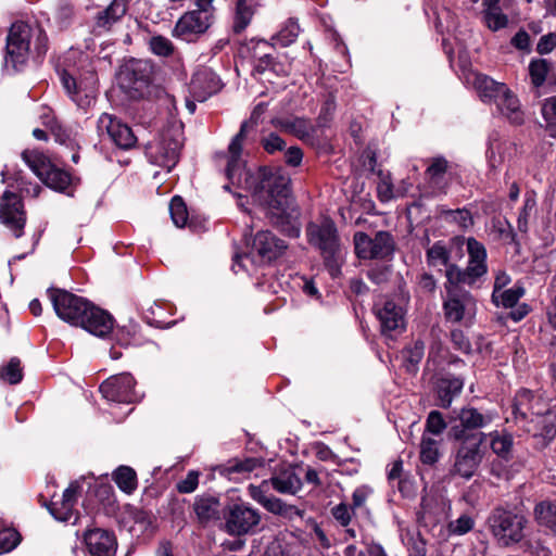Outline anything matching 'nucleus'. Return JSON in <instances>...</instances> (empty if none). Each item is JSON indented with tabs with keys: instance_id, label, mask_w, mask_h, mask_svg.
Masks as SVG:
<instances>
[{
	"instance_id": "19",
	"label": "nucleus",
	"mask_w": 556,
	"mask_h": 556,
	"mask_svg": "<svg viewBox=\"0 0 556 556\" xmlns=\"http://www.w3.org/2000/svg\"><path fill=\"white\" fill-rule=\"evenodd\" d=\"M0 219L16 238L23 235L26 216L22 200L16 193L4 191L0 202Z\"/></svg>"
},
{
	"instance_id": "28",
	"label": "nucleus",
	"mask_w": 556,
	"mask_h": 556,
	"mask_svg": "<svg viewBox=\"0 0 556 556\" xmlns=\"http://www.w3.org/2000/svg\"><path fill=\"white\" fill-rule=\"evenodd\" d=\"M253 248L264 261L270 262L286 251L287 244L270 231L265 230L256 233Z\"/></svg>"
},
{
	"instance_id": "43",
	"label": "nucleus",
	"mask_w": 556,
	"mask_h": 556,
	"mask_svg": "<svg viewBox=\"0 0 556 556\" xmlns=\"http://www.w3.org/2000/svg\"><path fill=\"white\" fill-rule=\"evenodd\" d=\"M394 249L392 237L387 231H378L372 238V258H386Z\"/></svg>"
},
{
	"instance_id": "17",
	"label": "nucleus",
	"mask_w": 556,
	"mask_h": 556,
	"mask_svg": "<svg viewBox=\"0 0 556 556\" xmlns=\"http://www.w3.org/2000/svg\"><path fill=\"white\" fill-rule=\"evenodd\" d=\"M92 477L83 476L71 482V484L64 490L61 500L51 502L48 506L51 515L59 521L71 522L73 519V523H75L77 521V516L75 515L74 508L78 496L83 491L84 484H87L88 488L92 485Z\"/></svg>"
},
{
	"instance_id": "52",
	"label": "nucleus",
	"mask_w": 556,
	"mask_h": 556,
	"mask_svg": "<svg viewBox=\"0 0 556 556\" xmlns=\"http://www.w3.org/2000/svg\"><path fill=\"white\" fill-rule=\"evenodd\" d=\"M548 70V62L544 59L535 60L530 63L529 72L534 86L540 87L544 84Z\"/></svg>"
},
{
	"instance_id": "27",
	"label": "nucleus",
	"mask_w": 556,
	"mask_h": 556,
	"mask_svg": "<svg viewBox=\"0 0 556 556\" xmlns=\"http://www.w3.org/2000/svg\"><path fill=\"white\" fill-rule=\"evenodd\" d=\"M274 49V45L267 40L260 39L256 41L253 56L255 59L254 68L258 73L273 72L278 76L287 75L286 66L276 61L269 50Z\"/></svg>"
},
{
	"instance_id": "41",
	"label": "nucleus",
	"mask_w": 556,
	"mask_h": 556,
	"mask_svg": "<svg viewBox=\"0 0 556 556\" xmlns=\"http://www.w3.org/2000/svg\"><path fill=\"white\" fill-rule=\"evenodd\" d=\"M300 34V26L298 20L290 17L288 18L277 34L271 37V43L280 47H288L295 42Z\"/></svg>"
},
{
	"instance_id": "33",
	"label": "nucleus",
	"mask_w": 556,
	"mask_h": 556,
	"mask_svg": "<svg viewBox=\"0 0 556 556\" xmlns=\"http://www.w3.org/2000/svg\"><path fill=\"white\" fill-rule=\"evenodd\" d=\"M269 491V482L263 481L261 485H250L249 486V494L250 496L260 503L265 509L273 514H283L286 511V505L285 503L270 495L267 494Z\"/></svg>"
},
{
	"instance_id": "45",
	"label": "nucleus",
	"mask_w": 556,
	"mask_h": 556,
	"mask_svg": "<svg viewBox=\"0 0 556 556\" xmlns=\"http://www.w3.org/2000/svg\"><path fill=\"white\" fill-rule=\"evenodd\" d=\"M401 540L407 547L409 556H427L426 543L419 533L402 529Z\"/></svg>"
},
{
	"instance_id": "47",
	"label": "nucleus",
	"mask_w": 556,
	"mask_h": 556,
	"mask_svg": "<svg viewBox=\"0 0 556 556\" xmlns=\"http://www.w3.org/2000/svg\"><path fill=\"white\" fill-rule=\"evenodd\" d=\"M22 379L23 369L17 357H12L5 366L0 368V380L10 384H17Z\"/></svg>"
},
{
	"instance_id": "7",
	"label": "nucleus",
	"mask_w": 556,
	"mask_h": 556,
	"mask_svg": "<svg viewBox=\"0 0 556 556\" xmlns=\"http://www.w3.org/2000/svg\"><path fill=\"white\" fill-rule=\"evenodd\" d=\"M525 516L502 507L494 508L486 519V528L501 547L520 543L525 538Z\"/></svg>"
},
{
	"instance_id": "14",
	"label": "nucleus",
	"mask_w": 556,
	"mask_h": 556,
	"mask_svg": "<svg viewBox=\"0 0 556 556\" xmlns=\"http://www.w3.org/2000/svg\"><path fill=\"white\" fill-rule=\"evenodd\" d=\"M225 531L230 535H247L255 531L261 522V513L245 502L227 505L223 511Z\"/></svg>"
},
{
	"instance_id": "30",
	"label": "nucleus",
	"mask_w": 556,
	"mask_h": 556,
	"mask_svg": "<svg viewBox=\"0 0 556 556\" xmlns=\"http://www.w3.org/2000/svg\"><path fill=\"white\" fill-rule=\"evenodd\" d=\"M478 442L480 445L489 439L490 447L498 458L508 462L511 458L514 438L510 433L505 431H492L489 433L480 432Z\"/></svg>"
},
{
	"instance_id": "63",
	"label": "nucleus",
	"mask_w": 556,
	"mask_h": 556,
	"mask_svg": "<svg viewBox=\"0 0 556 556\" xmlns=\"http://www.w3.org/2000/svg\"><path fill=\"white\" fill-rule=\"evenodd\" d=\"M352 507L350 508L346 504L341 503L334 506L331 510L333 518L343 527H346L352 518Z\"/></svg>"
},
{
	"instance_id": "56",
	"label": "nucleus",
	"mask_w": 556,
	"mask_h": 556,
	"mask_svg": "<svg viewBox=\"0 0 556 556\" xmlns=\"http://www.w3.org/2000/svg\"><path fill=\"white\" fill-rule=\"evenodd\" d=\"M20 534L12 529L0 531V554L8 553L15 548L20 543Z\"/></svg>"
},
{
	"instance_id": "61",
	"label": "nucleus",
	"mask_w": 556,
	"mask_h": 556,
	"mask_svg": "<svg viewBox=\"0 0 556 556\" xmlns=\"http://www.w3.org/2000/svg\"><path fill=\"white\" fill-rule=\"evenodd\" d=\"M199 484V472L198 471H189L185 479L180 480L177 483V490L179 493L188 494L192 493Z\"/></svg>"
},
{
	"instance_id": "35",
	"label": "nucleus",
	"mask_w": 556,
	"mask_h": 556,
	"mask_svg": "<svg viewBox=\"0 0 556 556\" xmlns=\"http://www.w3.org/2000/svg\"><path fill=\"white\" fill-rule=\"evenodd\" d=\"M274 125L281 130L292 134L301 140H308L313 132L314 126L313 124L305 118L300 117H288V118H277L274 122Z\"/></svg>"
},
{
	"instance_id": "21",
	"label": "nucleus",
	"mask_w": 556,
	"mask_h": 556,
	"mask_svg": "<svg viewBox=\"0 0 556 556\" xmlns=\"http://www.w3.org/2000/svg\"><path fill=\"white\" fill-rule=\"evenodd\" d=\"M483 459V451L479 442L464 443L455 455L453 473L466 480L473 477Z\"/></svg>"
},
{
	"instance_id": "3",
	"label": "nucleus",
	"mask_w": 556,
	"mask_h": 556,
	"mask_svg": "<svg viewBox=\"0 0 556 556\" xmlns=\"http://www.w3.org/2000/svg\"><path fill=\"white\" fill-rule=\"evenodd\" d=\"M48 292L60 319L79 326L99 338H105L112 332L114 319L106 311L66 290L51 289Z\"/></svg>"
},
{
	"instance_id": "36",
	"label": "nucleus",
	"mask_w": 556,
	"mask_h": 556,
	"mask_svg": "<svg viewBox=\"0 0 556 556\" xmlns=\"http://www.w3.org/2000/svg\"><path fill=\"white\" fill-rule=\"evenodd\" d=\"M260 7V0H238L233 17L232 29L236 34L242 33L251 23L253 15Z\"/></svg>"
},
{
	"instance_id": "64",
	"label": "nucleus",
	"mask_w": 556,
	"mask_h": 556,
	"mask_svg": "<svg viewBox=\"0 0 556 556\" xmlns=\"http://www.w3.org/2000/svg\"><path fill=\"white\" fill-rule=\"evenodd\" d=\"M556 47V34L548 33L540 38L536 45V51L540 54H547L554 50Z\"/></svg>"
},
{
	"instance_id": "25",
	"label": "nucleus",
	"mask_w": 556,
	"mask_h": 556,
	"mask_svg": "<svg viewBox=\"0 0 556 556\" xmlns=\"http://www.w3.org/2000/svg\"><path fill=\"white\" fill-rule=\"evenodd\" d=\"M426 179L432 195L445 193L451 182L448 162L444 157H434L427 167Z\"/></svg>"
},
{
	"instance_id": "32",
	"label": "nucleus",
	"mask_w": 556,
	"mask_h": 556,
	"mask_svg": "<svg viewBox=\"0 0 556 556\" xmlns=\"http://www.w3.org/2000/svg\"><path fill=\"white\" fill-rule=\"evenodd\" d=\"M464 381L460 378L445 376L440 378L435 384L438 405L447 408L451 406L454 397L460 394Z\"/></svg>"
},
{
	"instance_id": "57",
	"label": "nucleus",
	"mask_w": 556,
	"mask_h": 556,
	"mask_svg": "<svg viewBox=\"0 0 556 556\" xmlns=\"http://www.w3.org/2000/svg\"><path fill=\"white\" fill-rule=\"evenodd\" d=\"M137 326H124L116 331V340L122 345H139L141 341L136 337Z\"/></svg>"
},
{
	"instance_id": "46",
	"label": "nucleus",
	"mask_w": 556,
	"mask_h": 556,
	"mask_svg": "<svg viewBox=\"0 0 556 556\" xmlns=\"http://www.w3.org/2000/svg\"><path fill=\"white\" fill-rule=\"evenodd\" d=\"M522 295L523 289L520 287H513L501 291L493 290L492 302L496 306H504L508 308L513 307Z\"/></svg>"
},
{
	"instance_id": "48",
	"label": "nucleus",
	"mask_w": 556,
	"mask_h": 556,
	"mask_svg": "<svg viewBox=\"0 0 556 556\" xmlns=\"http://www.w3.org/2000/svg\"><path fill=\"white\" fill-rule=\"evenodd\" d=\"M542 115L546 123V131L551 137L556 138V96L544 100Z\"/></svg>"
},
{
	"instance_id": "54",
	"label": "nucleus",
	"mask_w": 556,
	"mask_h": 556,
	"mask_svg": "<svg viewBox=\"0 0 556 556\" xmlns=\"http://www.w3.org/2000/svg\"><path fill=\"white\" fill-rule=\"evenodd\" d=\"M445 219L456 223L460 228L467 229L472 225V217L468 210L458 208L444 212Z\"/></svg>"
},
{
	"instance_id": "34",
	"label": "nucleus",
	"mask_w": 556,
	"mask_h": 556,
	"mask_svg": "<svg viewBox=\"0 0 556 556\" xmlns=\"http://www.w3.org/2000/svg\"><path fill=\"white\" fill-rule=\"evenodd\" d=\"M193 510L201 523H207L219 518V500L212 495L198 496L193 504Z\"/></svg>"
},
{
	"instance_id": "12",
	"label": "nucleus",
	"mask_w": 556,
	"mask_h": 556,
	"mask_svg": "<svg viewBox=\"0 0 556 556\" xmlns=\"http://www.w3.org/2000/svg\"><path fill=\"white\" fill-rule=\"evenodd\" d=\"M494 419L495 414L491 410L482 412L472 406L454 409L448 417L450 434L455 440H465L470 431L483 429Z\"/></svg>"
},
{
	"instance_id": "1",
	"label": "nucleus",
	"mask_w": 556,
	"mask_h": 556,
	"mask_svg": "<svg viewBox=\"0 0 556 556\" xmlns=\"http://www.w3.org/2000/svg\"><path fill=\"white\" fill-rule=\"evenodd\" d=\"M249 125L242 123L227 152L226 177L232 186L248 191L253 201L267 210L270 222L282 233L298 238L301 233L300 211L290 195V178L267 167L252 169L242 159L243 142Z\"/></svg>"
},
{
	"instance_id": "10",
	"label": "nucleus",
	"mask_w": 556,
	"mask_h": 556,
	"mask_svg": "<svg viewBox=\"0 0 556 556\" xmlns=\"http://www.w3.org/2000/svg\"><path fill=\"white\" fill-rule=\"evenodd\" d=\"M181 144L180 130L169 128L147 146L146 154L152 164L161 166L169 173L178 162Z\"/></svg>"
},
{
	"instance_id": "31",
	"label": "nucleus",
	"mask_w": 556,
	"mask_h": 556,
	"mask_svg": "<svg viewBox=\"0 0 556 556\" xmlns=\"http://www.w3.org/2000/svg\"><path fill=\"white\" fill-rule=\"evenodd\" d=\"M522 427L534 437L552 440L556 435V414L546 405V410L541 416L531 418Z\"/></svg>"
},
{
	"instance_id": "15",
	"label": "nucleus",
	"mask_w": 556,
	"mask_h": 556,
	"mask_svg": "<svg viewBox=\"0 0 556 556\" xmlns=\"http://www.w3.org/2000/svg\"><path fill=\"white\" fill-rule=\"evenodd\" d=\"M23 159L33 173L49 188L65 191L71 185V175L54 166L42 152L25 151Z\"/></svg>"
},
{
	"instance_id": "59",
	"label": "nucleus",
	"mask_w": 556,
	"mask_h": 556,
	"mask_svg": "<svg viewBox=\"0 0 556 556\" xmlns=\"http://www.w3.org/2000/svg\"><path fill=\"white\" fill-rule=\"evenodd\" d=\"M425 354V343L421 340H416L409 348L405 350V358L415 368L422 359Z\"/></svg>"
},
{
	"instance_id": "50",
	"label": "nucleus",
	"mask_w": 556,
	"mask_h": 556,
	"mask_svg": "<svg viewBox=\"0 0 556 556\" xmlns=\"http://www.w3.org/2000/svg\"><path fill=\"white\" fill-rule=\"evenodd\" d=\"M169 213L176 227H184L188 220V211L185 202L178 195L174 197L169 203Z\"/></svg>"
},
{
	"instance_id": "22",
	"label": "nucleus",
	"mask_w": 556,
	"mask_h": 556,
	"mask_svg": "<svg viewBox=\"0 0 556 556\" xmlns=\"http://www.w3.org/2000/svg\"><path fill=\"white\" fill-rule=\"evenodd\" d=\"M546 403L541 396L533 394L530 390L522 389L516 396L513 404V414L516 422L522 425L531 418L541 416L546 410Z\"/></svg>"
},
{
	"instance_id": "55",
	"label": "nucleus",
	"mask_w": 556,
	"mask_h": 556,
	"mask_svg": "<svg viewBox=\"0 0 556 556\" xmlns=\"http://www.w3.org/2000/svg\"><path fill=\"white\" fill-rule=\"evenodd\" d=\"M446 427L447 424L439 410H431L429 413L426 420V429L428 432L439 435L446 429Z\"/></svg>"
},
{
	"instance_id": "58",
	"label": "nucleus",
	"mask_w": 556,
	"mask_h": 556,
	"mask_svg": "<svg viewBox=\"0 0 556 556\" xmlns=\"http://www.w3.org/2000/svg\"><path fill=\"white\" fill-rule=\"evenodd\" d=\"M475 526L473 519L468 515H462L456 520L451 521L450 532L456 535H463L469 532Z\"/></svg>"
},
{
	"instance_id": "38",
	"label": "nucleus",
	"mask_w": 556,
	"mask_h": 556,
	"mask_svg": "<svg viewBox=\"0 0 556 556\" xmlns=\"http://www.w3.org/2000/svg\"><path fill=\"white\" fill-rule=\"evenodd\" d=\"M426 257L427 264L430 267L438 268L439 270L445 268V273L447 271V267L455 266L450 263V251L442 241H438L431 245L427 250Z\"/></svg>"
},
{
	"instance_id": "60",
	"label": "nucleus",
	"mask_w": 556,
	"mask_h": 556,
	"mask_svg": "<svg viewBox=\"0 0 556 556\" xmlns=\"http://www.w3.org/2000/svg\"><path fill=\"white\" fill-rule=\"evenodd\" d=\"M504 462V459L497 458L489 464V473L497 482L509 479V470Z\"/></svg>"
},
{
	"instance_id": "4",
	"label": "nucleus",
	"mask_w": 556,
	"mask_h": 556,
	"mask_svg": "<svg viewBox=\"0 0 556 556\" xmlns=\"http://www.w3.org/2000/svg\"><path fill=\"white\" fill-rule=\"evenodd\" d=\"M467 79L472 83L482 102L493 103L496 110L513 124L519 125L523 122L520 102L505 84L480 73H471Z\"/></svg>"
},
{
	"instance_id": "20",
	"label": "nucleus",
	"mask_w": 556,
	"mask_h": 556,
	"mask_svg": "<svg viewBox=\"0 0 556 556\" xmlns=\"http://www.w3.org/2000/svg\"><path fill=\"white\" fill-rule=\"evenodd\" d=\"M97 128L100 135L106 134L123 150L135 147L137 142L131 128L111 114L103 113L98 119Z\"/></svg>"
},
{
	"instance_id": "44",
	"label": "nucleus",
	"mask_w": 556,
	"mask_h": 556,
	"mask_svg": "<svg viewBox=\"0 0 556 556\" xmlns=\"http://www.w3.org/2000/svg\"><path fill=\"white\" fill-rule=\"evenodd\" d=\"M504 9H506V5L483 9V22L492 31L500 30L507 26L508 17L503 13Z\"/></svg>"
},
{
	"instance_id": "29",
	"label": "nucleus",
	"mask_w": 556,
	"mask_h": 556,
	"mask_svg": "<svg viewBox=\"0 0 556 556\" xmlns=\"http://www.w3.org/2000/svg\"><path fill=\"white\" fill-rule=\"evenodd\" d=\"M277 492L282 494H295L302 488V480L294 468L283 466L276 470L267 481Z\"/></svg>"
},
{
	"instance_id": "6",
	"label": "nucleus",
	"mask_w": 556,
	"mask_h": 556,
	"mask_svg": "<svg viewBox=\"0 0 556 556\" xmlns=\"http://www.w3.org/2000/svg\"><path fill=\"white\" fill-rule=\"evenodd\" d=\"M214 0H195V9L184 13L175 23L172 36L187 43L197 42L214 23Z\"/></svg>"
},
{
	"instance_id": "26",
	"label": "nucleus",
	"mask_w": 556,
	"mask_h": 556,
	"mask_svg": "<svg viewBox=\"0 0 556 556\" xmlns=\"http://www.w3.org/2000/svg\"><path fill=\"white\" fill-rule=\"evenodd\" d=\"M128 0H112L103 10L99 11L93 20V31L103 34L118 23L128 11Z\"/></svg>"
},
{
	"instance_id": "40",
	"label": "nucleus",
	"mask_w": 556,
	"mask_h": 556,
	"mask_svg": "<svg viewBox=\"0 0 556 556\" xmlns=\"http://www.w3.org/2000/svg\"><path fill=\"white\" fill-rule=\"evenodd\" d=\"M149 51L159 58H174L177 53V48L173 41L159 34H153L147 40Z\"/></svg>"
},
{
	"instance_id": "37",
	"label": "nucleus",
	"mask_w": 556,
	"mask_h": 556,
	"mask_svg": "<svg viewBox=\"0 0 556 556\" xmlns=\"http://www.w3.org/2000/svg\"><path fill=\"white\" fill-rule=\"evenodd\" d=\"M260 7V0H238L233 17L232 29L236 34L242 33L251 23L253 15Z\"/></svg>"
},
{
	"instance_id": "23",
	"label": "nucleus",
	"mask_w": 556,
	"mask_h": 556,
	"mask_svg": "<svg viewBox=\"0 0 556 556\" xmlns=\"http://www.w3.org/2000/svg\"><path fill=\"white\" fill-rule=\"evenodd\" d=\"M84 541L90 556H115L117 540L113 532L96 528L85 532Z\"/></svg>"
},
{
	"instance_id": "49",
	"label": "nucleus",
	"mask_w": 556,
	"mask_h": 556,
	"mask_svg": "<svg viewBox=\"0 0 556 556\" xmlns=\"http://www.w3.org/2000/svg\"><path fill=\"white\" fill-rule=\"evenodd\" d=\"M420 458L424 464L432 465L439 459V443L435 439L422 437Z\"/></svg>"
},
{
	"instance_id": "9",
	"label": "nucleus",
	"mask_w": 556,
	"mask_h": 556,
	"mask_svg": "<svg viewBox=\"0 0 556 556\" xmlns=\"http://www.w3.org/2000/svg\"><path fill=\"white\" fill-rule=\"evenodd\" d=\"M468 264L465 269L458 266L447 267L446 280L451 283L472 286L488 273L486 250L475 238L467 239Z\"/></svg>"
},
{
	"instance_id": "2",
	"label": "nucleus",
	"mask_w": 556,
	"mask_h": 556,
	"mask_svg": "<svg viewBox=\"0 0 556 556\" xmlns=\"http://www.w3.org/2000/svg\"><path fill=\"white\" fill-rule=\"evenodd\" d=\"M48 49V36L40 25L13 23L5 39L2 73L11 76L24 72L30 63L39 62Z\"/></svg>"
},
{
	"instance_id": "13",
	"label": "nucleus",
	"mask_w": 556,
	"mask_h": 556,
	"mask_svg": "<svg viewBox=\"0 0 556 556\" xmlns=\"http://www.w3.org/2000/svg\"><path fill=\"white\" fill-rule=\"evenodd\" d=\"M459 285L447 280L445 282L446 296L443 301V311L446 320L451 323L469 321L477 312L475 298Z\"/></svg>"
},
{
	"instance_id": "5",
	"label": "nucleus",
	"mask_w": 556,
	"mask_h": 556,
	"mask_svg": "<svg viewBox=\"0 0 556 556\" xmlns=\"http://www.w3.org/2000/svg\"><path fill=\"white\" fill-rule=\"evenodd\" d=\"M306 235L309 244L320 251L329 274L332 277H338L341 274L343 255L333 222L325 219L320 224L309 223L306 228Z\"/></svg>"
},
{
	"instance_id": "18",
	"label": "nucleus",
	"mask_w": 556,
	"mask_h": 556,
	"mask_svg": "<svg viewBox=\"0 0 556 556\" xmlns=\"http://www.w3.org/2000/svg\"><path fill=\"white\" fill-rule=\"evenodd\" d=\"M375 313L380 323L381 332L393 339L404 331L406 326L404 307L391 299L375 304Z\"/></svg>"
},
{
	"instance_id": "42",
	"label": "nucleus",
	"mask_w": 556,
	"mask_h": 556,
	"mask_svg": "<svg viewBox=\"0 0 556 556\" xmlns=\"http://www.w3.org/2000/svg\"><path fill=\"white\" fill-rule=\"evenodd\" d=\"M535 520L556 533V503L551 501H542L534 508Z\"/></svg>"
},
{
	"instance_id": "11",
	"label": "nucleus",
	"mask_w": 556,
	"mask_h": 556,
	"mask_svg": "<svg viewBox=\"0 0 556 556\" xmlns=\"http://www.w3.org/2000/svg\"><path fill=\"white\" fill-rule=\"evenodd\" d=\"M63 88L73 102L80 109L89 108L96 99L98 77L94 71L88 70L76 75L63 70L60 73Z\"/></svg>"
},
{
	"instance_id": "24",
	"label": "nucleus",
	"mask_w": 556,
	"mask_h": 556,
	"mask_svg": "<svg viewBox=\"0 0 556 556\" xmlns=\"http://www.w3.org/2000/svg\"><path fill=\"white\" fill-rule=\"evenodd\" d=\"M220 88V79L208 68L199 70L190 81V93L199 102H204Z\"/></svg>"
},
{
	"instance_id": "51",
	"label": "nucleus",
	"mask_w": 556,
	"mask_h": 556,
	"mask_svg": "<svg viewBox=\"0 0 556 556\" xmlns=\"http://www.w3.org/2000/svg\"><path fill=\"white\" fill-rule=\"evenodd\" d=\"M535 200L532 197L526 198L523 202V206L521 211L519 212L518 218H517V227L518 230L521 232H527L529 229L530 219L535 211Z\"/></svg>"
},
{
	"instance_id": "16",
	"label": "nucleus",
	"mask_w": 556,
	"mask_h": 556,
	"mask_svg": "<svg viewBox=\"0 0 556 556\" xmlns=\"http://www.w3.org/2000/svg\"><path fill=\"white\" fill-rule=\"evenodd\" d=\"M134 377L128 374H119L108 378L100 386L102 396L115 404L130 405L141 400L142 394L136 389Z\"/></svg>"
},
{
	"instance_id": "62",
	"label": "nucleus",
	"mask_w": 556,
	"mask_h": 556,
	"mask_svg": "<svg viewBox=\"0 0 556 556\" xmlns=\"http://www.w3.org/2000/svg\"><path fill=\"white\" fill-rule=\"evenodd\" d=\"M264 150L270 154L281 151L286 147V142L277 134L270 132L261 141Z\"/></svg>"
},
{
	"instance_id": "53",
	"label": "nucleus",
	"mask_w": 556,
	"mask_h": 556,
	"mask_svg": "<svg viewBox=\"0 0 556 556\" xmlns=\"http://www.w3.org/2000/svg\"><path fill=\"white\" fill-rule=\"evenodd\" d=\"M355 252L359 258H372V238L365 232H356L354 236Z\"/></svg>"
},
{
	"instance_id": "8",
	"label": "nucleus",
	"mask_w": 556,
	"mask_h": 556,
	"mask_svg": "<svg viewBox=\"0 0 556 556\" xmlns=\"http://www.w3.org/2000/svg\"><path fill=\"white\" fill-rule=\"evenodd\" d=\"M154 65L150 60L131 59L121 68L118 80L131 99H142L151 93Z\"/></svg>"
},
{
	"instance_id": "39",
	"label": "nucleus",
	"mask_w": 556,
	"mask_h": 556,
	"mask_svg": "<svg viewBox=\"0 0 556 556\" xmlns=\"http://www.w3.org/2000/svg\"><path fill=\"white\" fill-rule=\"evenodd\" d=\"M112 479L114 480L118 489L126 494L134 493L138 486L137 473L129 466H118L113 471Z\"/></svg>"
}]
</instances>
